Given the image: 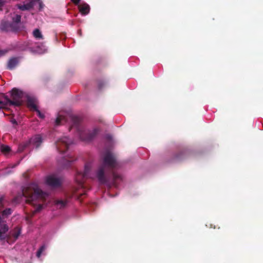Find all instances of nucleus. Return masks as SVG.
<instances>
[{"mask_svg":"<svg viewBox=\"0 0 263 263\" xmlns=\"http://www.w3.org/2000/svg\"><path fill=\"white\" fill-rule=\"evenodd\" d=\"M36 102V100L34 98L29 96H27V104L28 107L32 110L35 111L40 114V111L37 108Z\"/></svg>","mask_w":263,"mask_h":263,"instance_id":"obj_10","label":"nucleus"},{"mask_svg":"<svg viewBox=\"0 0 263 263\" xmlns=\"http://www.w3.org/2000/svg\"><path fill=\"white\" fill-rule=\"evenodd\" d=\"M29 142L30 144H32L35 146L36 148H38L43 142V139L40 135H36L32 137L29 140Z\"/></svg>","mask_w":263,"mask_h":263,"instance_id":"obj_11","label":"nucleus"},{"mask_svg":"<svg viewBox=\"0 0 263 263\" xmlns=\"http://www.w3.org/2000/svg\"><path fill=\"white\" fill-rule=\"evenodd\" d=\"M4 4V1L3 0H0V9H2V7L3 6Z\"/></svg>","mask_w":263,"mask_h":263,"instance_id":"obj_34","label":"nucleus"},{"mask_svg":"<svg viewBox=\"0 0 263 263\" xmlns=\"http://www.w3.org/2000/svg\"><path fill=\"white\" fill-rule=\"evenodd\" d=\"M4 98L6 101L5 103H7V106H13L11 103V102H12V100L10 99L8 96H5Z\"/></svg>","mask_w":263,"mask_h":263,"instance_id":"obj_25","label":"nucleus"},{"mask_svg":"<svg viewBox=\"0 0 263 263\" xmlns=\"http://www.w3.org/2000/svg\"><path fill=\"white\" fill-rule=\"evenodd\" d=\"M42 252L40 251H37L36 252V256L37 257H40L41 255Z\"/></svg>","mask_w":263,"mask_h":263,"instance_id":"obj_36","label":"nucleus"},{"mask_svg":"<svg viewBox=\"0 0 263 263\" xmlns=\"http://www.w3.org/2000/svg\"><path fill=\"white\" fill-rule=\"evenodd\" d=\"M67 200H58L55 201V204L60 208H65L67 204Z\"/></svg>","mask_w":263,"mask_h":263,"instance_id":"obj_19","label":"nucleus"},{"mask_svg":"<svg viewBox=\"0 0 263 263\" xmlns=\"http://www.w3.org/2000/svg\"><path fill=\"white\" fill-rule=\"evenodd\" d=\"M105 85V82L103 81H99L98 82V87L99 89H102L103 86Z\"/></svg>","mask_w":263,"mask_h":263,"instance_id":"obj_28","label":"nucleus"},{"mask_svg":"<svg viewBox=\"0 0 263 263\" xmlns=\"http://www.w3.org/2000/svg\"><path fill=\"white\" fill-rule=\"evenodd\" d=\"M12 22H11V24H15L16 28H17V32H20L23 30L25 28V27L23 24L21 23V15L19 14H16L14 16H13L12 18Z\"/></svg>","mask_w":263,"mask_h":263,"instance_id":"obj_9","label":"nucleus"},{"mask_svg":"<svg viewBox=\"0 0 263 263\" xmlns=\"http://www.w3.org/2000/svg\"><path fill=\"white\" fill-rule=\"evenodd\" d=\"M20 234H21L20 231L17 230L16 231H15L14 233V234H13V236L15 239H17L18 237V236H20Z\"/></svg>","mask_w":263,"mask_h":263,"instance_id":"obj_29","label":"nucleus"},{"mask_svg":"<svg viewBox=\"0 0 263 263\" xmlns=\"http://www.w3.org/2000/svg\"><path fill=\"white\" fill-rule=\"evenodd\" d=\"M46 182L47 184L52 187H59L61 184L60 179L53 175L47 177Z\"/></svg>","mask_w":263,"mask_h":263,"instance_id":"obj_8","label":"nucleus"},{"mask_svg":"<svg viewBox=\"0 0 263 263\" xmlns=\"http://www.w3.org/2000/svg\"><path fill=\"white\" fill-rule=\"evenodd\" d=\"M91 164L90 163H87L85 165L84 172L77 171L75 179L76 182L78 183L80 187H84V182L86 178L90 176V172L91 170Z\"/></svg>","mask_w":263,"mask_h":263,"instance_id":"obj_4","label":"nucleus"},{"mask_svg":"<svg viewBox=\"0 0 263 263\" xmlns=\"http://www.w3.org/2000/svg\"><path fill=\"white\" fill-rule=\"evenodd\" d=\"M0 149L1 151L5 154H8L10 151V147L7 145H2L1 146Z\"/></svg>","mask_w":263,"mask_h":263,"instance_id":"obj_23","label":"nucleus"},{"mask_svg":"<svg viewBox=\"0 0 263 263\" xmlns=\"http://www.w3.org/2000/svg\"><path fill=\"white\" fill-rule=\"evenodd\" d=\"M18 63V58H11L7 63V69L9 70H12Z\"/></svg>","mask_w":263,"mask_h":263,"instance_id":"obj_16","label":"nucleus"},{"mask_svg":"<svg viewBox=\"0 0 263 263\" xmlns=\"http://www.w3.org/2000/svg\"><path fill=\"white\" fill-rule=\"evenodd\" d=\"M118 166L115 155L109 151L104 154L102 164L99 167L97 172V178L101 184L110 185L111 182L109 178L105 175V168L107 167L111 171L116 168Z\"/></svg>","mask_w":263,"mask_h":263,"instance_id":"obj_1","label":"nucleus"},{"mask_svg":"<svg viewBox=\"0 0 263 263\" xmlns=\"http://www.w3.org/2000/svg\"><path fill=\"white\" fill-rule=\"evenodd\" d=\"M0 30L3 32H17L15 24H11V22L4 20L2 21L0 23Z\"/></svg>","mask_w":263,"mask_h":263,"instance_id":"obj_7","label":"nucleus"},{"mask_svg":"<svg viewBox=\"0 0 263 263\" xmlns=\"http://www.w3.org/2000/svg\"><path fill=\"white\" fill-rule=\"evenodd\" d=\"M12 210L10 208H7L4 210L2 212V215L3 218L7 217L9 215H11L12 214Z\"/></svg>","mask_w":263,"mask_h":263,"instance_id":"obj_22","label":"nucleus"},{"mask_svg":"<svg viewBox=\"0 0 263 263\" xmlns=\"http://www.w3.org/2000/svg\"><path fill=\"white\" fill-rule=\"evenodd\" d=\"M24 93L23 91L19 89L13 88L11 91V97L12 102L11 104L15 106H20L22 104V98L23 97Z\"/></svg>","mask_w":263,"mask_h":263,"instance_id":"obj_5","label":"nucleus"},{"mask_svg":"<svg viewBox=\"0 0 263 263\" xmlns=\"http://www.w3.org/2000/svg\"><path fill=\"white\" fill-rule=\"evenodd\" d=\"M35 1L32 0L26 4L17 5L18 8L22 11L29 10L32 9L34 5Z\"/></svg>","mask_w":263,"mask_h":263,"instance_id":"obj_14","label":"nucleus"},{"mask_svg":"<svg viewBox=\"0 0 263 263\" xmlns=\"http://www.w3.org/2000/svg\"><path fill=\"white\" fill-rule=\"evenodd\" d=\"M185 153L184 152H180L176 154L173 157L174 161H180L184 159Z\"/></svg>","mask_w":263,"mask_h":263,"instance_id":"obj_18","label":"nucleus"},{"mask_svg":"<svg viewBox=\"0 0 263 263\" xmlns=\"http://www.w3.org/2000/svg\"><path fill=\"white\" fill-rule=\"evenodd\" d=\"M37 113H38L39 116L40 118H44V115H42V114H41V112H40V113H39V112H37Z\"/></svg>","mask_w":263,"mask_h":263,"instance_id":"obj_37","label":"nucleus"},{"mask_svg":"<svg viewBox=\"0 0 263 263\" xmlns=\"http://www.w3.org/2000/svg\"><path fill=\"white\" fill-rule=\"evenodd\" d=\"M72 120L74 125L78 126L80 123V119L77 117H73ZM77 128L80 139L85 141H89L92 140L100 131L98 128H94L92 130L83 129L80 127H77Z\"/></svg>","mask_w":263,"mask_h":263,"instance_id":"obj_3","label":"nucleus"},{"mask_svg":"<svg viewBox=\"0 0 263 263\" xmlns=\"http://www.w3.org/2000/svg\"><path fill=\"white\" fill-rule=\"evenodd\" d=\"M43 208V206L42 204H39L37 208L35 209V210L33 211V214H35V213L39 212Z\"/></svg>","mask_w":263,"mask_h":263,"instance_id":"obj_27","label":"nucleus"},{"mask_svg":"<svg viewBox=\"0 0 263 263\" xmlns=\"http://www.w3.org/2000/svg\"><path fill=\"white\" fill-rule=\"evenodd\" d=\"M30 145L29 141H26L23 143L20 144L18 147V151L19 152H23L26 147H28Z\"/></svg>","mask_w":263,"mask_h":263,"instance_id":"obj_20","label":"nucleus"},{"mask_svg":"<svg viewBox=\"0 0 263 263\" xmlns=\"http://www.w3.org/2000/svg\"><path fill=\"white\" fill-rule=\"evenodd\" d=\"M7 106V103L5 102L0 101V109H2Z\"/></svg>","mask_w":263,"mask_h":263,"instance_id":"obj_30","label":"nucleus"},{"mask_svg":"<svg viewBox=\"0 0 263 263\" xmlns=\"http://www.w3.org/2000/svg\"><path fill=\"white\" fill-rule=\"evenodd\" d=\"M112 185H114L115 186H117V181L118 180H121L122 178L120 175L119 174H117V173H115L114 172H112Z\"/></svg>","mask_w":263,"mask_h":263,"instance_id":"obj_17","label":"nucleus"},{"mask_svg":"<svg viewBox=\"0 0 263 263\" xmlns=\"http://www.w3.org/2000/svg\"><path fill=\"white\" fill-rule=\"evenodd\" d=\"M71 2H72L74 4H75V5H78V4L80 3V2L81 0H71Z\"/></svg>","mask_w":263,"mask_h":263,"instance_id":"obj_32","label":"nucleus"},{"mask_svg":"<svg viewBox=\"0 0 263 263\" xmlns=\"http://www.w3.org/2000/svg\"><path fill=\"white\" fill-rule=\"evenodd\" d=\"M11 123H12L13 124L17 125V121H16V120H15V119H12V120H11Z\"/></svg>","mask_w":263,"mask_h":263,"instance_id":"obj_33","label":"nucleus"},{"mask_svg":"<svg viewBox=\"0 0 263 263\" xmlns=\"http://www.w3.org/2000/svg\"><path fill=\"white\" fill-rule=\"evenodd\" d=\"M75 160L72 156H67L63 157L60 163L64 167H68L71 165V163Z\"/></svg>","mask_w":263,"mask_h":263,"instance_id":"obj_13","label":"nucleus"},{"mask_svg":"<svg viewBox=\"0 0 263 263\" xmlns=\"http://www.w3.org/2000/svg\"><path fill=\"white\" fill-rule=\"evenodd\" d=\"M33 36L37 39H42L43 35L39 29H35L33 32Z\"/></svg>","mask_w":263,"mask_h":263,"instance_id":"obj_21","label":"nucleus"},{"mask_svg":"<svg viewBox=\"0 0 263 263\" xmlns=\"http://www.w3.org/2000/svg\"><path fill=\"white\" fill-rule=\"evenodd\" d=\"M7 52V50H0V56L4 55Z\"/></svg>","mask_w":263,"mask_h":263,"instance_id":"obj_31","label":"nucleus"},{"mask_svg":"<svg viewBox=\"0 0 263 263\" xmlns=\"http://www.w3.org/2000/svg\"><path fill=\"white\" fill-rule=\"evenodd\" d=\"M79 12L83 15L88 14L90 12V6L86 3L83 2L78 5Z\"/></svg>","mask_w":263,"mask_h":263,"instance_id":"obj_12","label":"nucleus"},{"mask_svg":"<svg viewBox=\"0 0 263 263\" xmlns=\"http://www.w3.org/2000/svg\"><path fill=\"white\" fill-rule=\"evenodd\" d=\"M4 200L5 197L4 195L0 196V208H3L4 206Z\"/></svg>","mask_w":263,"mask_h":263,"instance_id":"obj_26","label":"nucleus"},{"mask_svg":"<svg viewBox=\"0 0 263 263\" xmlns=\"http://www.w3.org/2000/svg\"><path fill=\"white\" fill-rule=\"evenodd\" d=\"M0 240H4L6 238V233L9 230V227L6 223L0 225Z\"/></svg>","mask_w":263,"mask_h":263,"instance_id":"obj_15","label":"nucleus"},{"mask_svg":"<svg viewBox=\"0 0 263 263\" xmlns=\"http://www.w3.org/2000/svg\"><path fill=\"white\" fill-rule=\"evenodd\" d=\"M45 248L44 246L40 247V248L39 249V251H40L41 252H43V251L45 250Z\"/></svg>","mask_w":263,"mask_h":263,"instance_id":"obj_35","label":"nucleus"},{"mask_svg":"<svg viewBox=\"0 0 263 263\" xmlns=\"http://www.w3.org/2000/svg\"><path fill=\"white\" fill-rule=\"evenodd\" d=\"M64 119V117L61 116V115H59L58 116V117L57 118L56 120H55V124L56 125H59L61 124V121Z\"/></svg>","mask_w":263,"mask_h":263,"instance_id":"obj_24","label":"nucleus"},{"mask_svg":"<svg viewBox=\"0 0 263 263\" xmlns=\"http://www.w3.org/2000/svg\"><path fill=\"white\" fill-rule=\"evenodd\" d=\"M22 194L26 199V203L34 205L36 200L44 201L48 194L43 192L35 183H32L24 187Z\"/></svg>","mask_w":263,"mask_h":263,"instance_id":"obj_2","label":"nucleus"},{"mask_svg":"<svg viewBox=\"0 0 263 263\" xmlns=\"http://www.w3.org/2000/svg\"><path fill=\"white\" fill-rule=\"evenodd\" d=\"M72 143V141L67 137H64L59 139L55 143L57 148L59 152L63 154L68 148L69 146Z\"/></svg>","mask_w":263,"mask_h":263,"instance_id":"obj_6","label":"nucleus"}]
</instances>
